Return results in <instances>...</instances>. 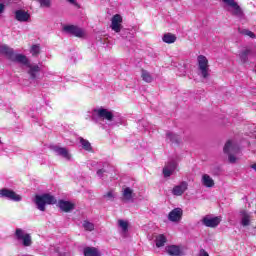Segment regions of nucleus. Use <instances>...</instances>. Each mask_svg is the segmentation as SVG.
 Here are the masks:
<instances>
[{"label": "nucleus", "mask_w": 256, "mask_h": 256, "mask_svg": "<svg viewBox=\"0 0 256 256\" xmlns=\"http://www.w3.org/2000/svg\"><path fill=\"white\" fill-rule=\"evenodd\" d=\"M0 53L6 55L7 59L13 63H27V56L15 53V51L7 45H0Z\"/></svg>", "instance_id": "obj_1"}, {"label": "nucleus", "mask_w": 256, "mask_h": 256, "mask_svg": "<svg viewBox=\"0 0 256 256\" xmlns=\"http://www.w3.org/2000/svg\"><path fill=\"white\" fill-rule=\"evenodd\" d=\"M223 151L226 155H228L229 163H237L236 155H239V145L237 143L228 140L224 145Z\"/></svg>", "instance_id": "obj_2"}, {"label": "nucleus", "mask_w": 256, "mask_h": 256, "mask_svg": "<svg viewBox=\"0 0 256 256\" xmlns=\"http://www.w3.org/2000/svg\"><path fill=\"white\" fill-rule=\"evenodd\" d=\"M55 203H57V199L50 194L36 195L35 197V204L39 211H45V205H55Z\"/></svg>", "instance_id": "obj_3"}, {"label": "nucleus", "mask_w": 256, "mask_h": 256, "mask_svg": "<svg viewBox=\"0 0 256 256\" xmlns=\"http://www.w3.org/2000/svg\"><path fill=\"white\" fill-rule=\"evenodd\" d=\"M15 238L22 243L23 247H31L33 245V239L31 234L27 233L21 228H17L15 231Z\"/></svg>", "instance_id": "obj_4"}, {"label": "nucleus", "mask_w": 256, "mask_h": 256, "mask_svg": "<svg viewBox=\"0 0 256 256\" xmlns=\"http://www.w3.org/2000/svg\"><path fill=\"white\" fill-rule=\"evenodd\" d=\"M114 117L113 112L105 108L94 109L92 113V119H101L102 121H113Z\"/></svg>", "instance_id": "obj_5"}, {"label": "nucleus", "mask_w": 256, "mask_h": 256, "mask_svg": "<svg viewBox=\"0 0 256 256\" xmlns=\"http://www.w3.org/2000/svg\"><path fill=\"white\" fill-rule=\"evenodd\" d=\"M198 67L203 79L209 77V60L203 55L198 56Z\"/></svg>", "instance_id": "obj_6"}, {"label": "nucleus", "mask_w": 256, "mask_h": 256, "mask_svg": "<svg viewBox=\"0 0 256 256\" xmlns=\"http://www.w3.org/2000/svg\"><path fill=\"white\" fill-rule=\"evenodd\" d=\"M178 167H179V164L175 160H172L166 163L162 171L164 177L167 178V177H171V175H174Z\"/></svg>", "instance_id": "obj_7"}, {"label": "nucleus", "mask_w": 256, "mask_h": 256, "mask_svg": "<svg viewBox=\"0 0 256 256\" xmlns=\"http://www.w3.org/2000/svg\"><path fill=\"white\" fill-rule=\"evenodd\" d=\"M123 17L119 14H115L111 19V25L110 28L112 31H115V33H121V29H123Z\"/></svg>", "instance_id": "obj_8"}, {"label": "nucleus", "mask_w": 256, "mask_h": 256, "mask_svg": "<svg viewBox=\"0 0 256 256\" xmlns=\"http://www.w3.org/2000/svg\"><path fill=\"white\" fill-rule=\"evenodd\" d=\"M1 197H5L6 199H9L10 201H21V195L15 193V191L4 188L0 190Z\"/></svg>", "instance_id": "obj_9"}, {"label": "nucleus", "mask_w": 256, "mask_h": 256, "mask_svg": "<svg viewBox=\"0 0 256 256\" xmlns=\"http://www.w3.org/2000/svg\"><path fill=\"white\" fill-rule=\"evenodd\" d=\"M21 65H26L28 68V75H30L31 79H37V74L41 71V68L37 64L29 63V59L26 57V63H20Z\"/></svg>", "instance_id": "obj_10"}, {"label": "nucleus", "mask_w": 256, "mask_h": 256, "mask_svg": "<svg viewBox=\"0 0 256 256\" xmlns=\"http://www.w3.org/2000/svg\"><path fill=\"white\" fill-rule=\"evenodd\" d=\"M181 219H183V209L181 208H174L168 214V221H171L172 223H179Z\"/></svg>", "instance_id": "obj_11"}, {"label": "nucleus", "mask_w": 256, "mask_h": 256, "mask_svg": "<svg viewBox=\"0 0 256 256\" xmlns=\"http://www.w3.org/2000/svg\"><path fill=\"white\" fill-rule=\"evenodd\" d=\"M64 31L74 35V37H85V31L75 25H66L64 26Z\"/></svg>", "instance_id": "obj_12"}, {"label": "nucleus", "mask_w": 256, "mask_h": 256, "mask_svg": "<svg viewBox=\"0 0 256 256\" xmlns=\"http://www.w3.org/2000/svg\"><path fill=\"white\" fill-rule=\"evenodd\" d=\"M223 3H226L228 7H231L233 9L232 15H235L236 17H241L243 15V10L241 9V6L235 2V0H222Z\"/></svg>", "instance_id": "obj_13"}, {"label": "nucleus", "mask_w": 256, "mask_h": 256, "mask_svg": "<svg viewBox=\"0 0 256 256\" xmlns=\"http://www.w3.org/2000/svg\"><path fill=\"white\" fill-rule=\"evenodd\" d=\"M202 223H203V225H205V227L215 228L219 225V223H221V217H219V216H216V217L205 216L202 219Z\"/></svg>", "instance_id": "obj_14"}, {"label": "nucleus", "mask_w": 256, "mask_h": 256, "mask_svg": "<svg viewBox=\"0 0 256 256\" xmlns=\"http://www.w3.org/2000/svg\"><path fill=\"white\" fill-rule=\"evenodd\" d=\"M189 189V183L186 181H182L180 184L176 185L172 189V195H175L176 197H181L185 191Z\"/></svg>", "instance_id": "obj_15"}, {"label": "nucleus", "mask_w": 256, "mask_h": 256, "mask_svg": "<svg viewBox=\"0 0 256 256\" xmlns=\"http://www.w3.org/2000/svg\"><path fill=\"white\" fill-rule=\"evenodd\" d=\"M52 151L56 153L57 155H60V157H64V159H67V161L71 160V154L69 153V150L65 147H59V146H52Z\"/></svg>", "instance_id": "obj_16"}, {"label": "nucleus", "mask_w": 256, "mask_h": 256, "mask_svg": "<svg viewBox=\"0 0 256 256\" xmlns=\"http://www.w3.org/2000/svg\"><path fill=\"white\" fill-rule=\"evenodd\" d=\"M135 199V192L130 187H124L122 189V201L129 203V201H133Z\"/></svg>", "instance_id": "obj_17"}, {"label": "nucleus", "mask_w": 256, "mask_h": 256, "mask_svg": "<svg viewBox=\"0 0 256 256\" xmlns=\"http://www.w3.org/2000/svg\"><path fill=\"white\" fill-rule=\"evenodd\" d=\"M15 19L16 21H20V23H26L31 19V15L25 10H17L15 12Z\"/></svg>", "instance_id": "obj_18"}, {"label": "nucleus", "mask_w": 256, "mask_h": 256, "mask_svg": "<svg viewBox=\"0 0 256 256\" xmlns=\"http://www.w3.org/2000/svg\"><path fill=\"white\" fill-rule=\"evenodd\" d=\"M58 207H60L61 211H64V213H69V211L75 209V204L70 201L60 200L58 201Z\"/></svg>", "instance_id": "obj_19"}, {"label": "nucleus", "mask_w": 256, "mask_h": 256, "mask_svg": "<svg viewBox=\"0 0 256 256\" xmlns=\"http://www.w3.org/2000/svg\"><path fill=\"white\" fill-rule=\"evenodd\" d=\"M166 252L168 253V255L171 256H181L183 255V250L181 249V247L177 246V245H170L166 247Z\"/></svg>", "instance_id": "obj_20"}, {"label": "nucleus", "mask_w": 256, "mask_h": 256, "mask_svg": "<svg viewBox=\"0 0 256 256\" xmlns=\"http://www.w3.org/2000/svg\"><path fill=\"white\" fill-rule=\"evenodd\" d=\"M202 185H204V187H215V180H213V178H211V176H209L208 174H204L202 175Z\"/></svg>", "instance_id": "obj_21"}, {"label": "nucleus", "mask_w": 256, "mask_h": 256, "mask_svg": "<svg viewBox=\"0 0 256 256\" xmlns=\"http://www.w3.org/2000/svg\"><path fill=\"white\" fill-rule=\"evenodd\" d=\"M241 225H243V227H249V225L251 224V215H249V213H247V211H241Z\"/></svg>", "instance_id": "obj_22"}, {"label": "nucleus", "mask_w": 256, "mask_h": 256, "mask_svg": "<svg viewBox=\"0 0 256 256\" xmlns=\"http://www.w3.org/2000/svg\"><path fill=\"white\" fill-rule=\"evenodd\" d=\"M162 41L164 43H167L168 45H171L172 43H175V41H177V36L172 33H165L162 37Z\"/></svg>", "instance_id": "obj_23"}, {"label": "nucleus", "mask_w": 256, "mask_h": 256, "mask_svg": "<svg viewBox=\"0 0 256 256\" xmlns=\"http://www.w3.org/2000/svg\"><path fill=\"white\" fill-rule=\"evenodd\" d=\"M84 256H101V252L95 247H86L84 248Z\"/></svg>", "instance_id": "obj_24"}, {"label": "nucleus", "mask_w": 256, "mask_h": 256, "mask_svg": "<svg viewBox=\"0 0 256 256\" xmlns=\"http://www.w3.org/2000/svg\"><path fill=\"white\" fill-rule=\"evenodd\" d=\"M141 78L145 83H153V75H151L147 70L141 71Z\"/></svg>", "instance_id": "obj_25"}, {"label": "nucleus", "mask_w": 256, "mask_h": 256, "mask_svg": "<svg viewBox=\"0 0 256 256\" xmlns=\"http://www.w3.org/2000/svg\"><path fill=\"white\" fill-rule=\"evenodd\" d=\"M156 247H164L165 243H167V238L165 237V235L160 234L158 236H156Z\"/></svg>", "instance_id": "obj_26"}, {"label": "nucleus", "mask_w": 256, "mask_h": 256, "mask_svg": "<svg viewBox=\"0 0 256 256\" xmlns=\"http://www.w3.org/2000/svg\"><path fill=\"white\" fill-rule=\"evenodd\" d=\"M118 227L122 229V233H127L129 231V222L123 219L118 220Z\"/></svg>", "instance_id": "obj_27"}, {"label": "nucleus", "mask_w": 256, "mask_h": 256, "mask_svg": "<svg viewBox=\"0 0 256 256\" xmlns=\"http://www.w3.org/2000/svg\"><path fill=\"white\" fill-rule=\"evenodd\" d=\"M166 139L167 141H170V143H179V136H177V134H173V132H167Z\"/></svg>", "instance_id": "obj_28"}, {"label": "nucleus", "mask_w": 256, "mask_h": 256, "mask_svg": "<svg viewBox=\"0 0 256 256\" xmlns=\"http://www.w3.org/2000/svg\"><path fill=\"white\" fill-rule=\"evenodd\" d=\"M79 141H80V145L82 146V148L85 150V151H91V143L88 142V140H86L85 138L83 137H80L79 138Z\"/></svg>", "instance_id": "obj_29"}, {"label": "nucleus", "mask_w": 256, "mask_h": 256, "mask_svg": "<svg viewBox=\"0 0 256 256\" xmlns=\"http://www.w3.org/2000/svg\"><path fill=\"white\" fill-rule=\"evenodd\" d=\"M238 32L240 33V35H245L247 37H250V39H255V33H253L251 30L249 29H238Z\"/></svg>", "instance_id": "obj_30"}, {"label": "nucleus", "mask_w": 256, "mask_h": 256, "mask_svg": "<svg viewBox=\"0 0 256 256\" xmlns=\"http://www.w3.org/2000/svg\"><path fill=\"white\" fill-rule=\"evenodd\" d=\"M249 53H251V50L246 49V50L242 51V52L239 54L240 60H241L243 63H247V59H248V57H249Z\"/></svg>", "instance_id": "obj_31"}, {"label": "nucleus", "mask_w": 256, "mask_h": 256, "mask_svg": "<svg viewBox=\"0 0 256 256\" xmlns=\"http://www.w3.org/2000/svg\"><path fill=\"white\" fill-rule=\"evenodd\" d=\"M83 227H84L85 231H94L95 230V224L91 223L89 221H84Z\"/></svg>", "instance_id": "obj_32"}, {"label": "nucleus", "mask_w": 256, "mask_h": 256, "mask_svg": "<svg viewBox=\"0 0 256 256\" xmlns=\"http://www.w3.org/2000/svg\"><path fill=\"white\" fill-rule=\"evenodd\" d=\"M40 4V7H43L45 9H49L51 7V0H37Z\"/></svg>", "instance_id": "obj_33"}, {"label": "nucleus", "mask_w": 256, "mask_h": 256, "mask_svg": "<svg viewBox=\"0 0 256 256\" xmlns=\"http://www.w3.org/2000/svg\"><path fill=\"white\" fill-rule=\"evenodd\" d=\"M104 199H107V201H114L115 199V193L113 191H109L104 195Z\"/></svg>", "instance_id": "obj_34"}, {"label": "nucleus", "mask_w": 256, "mask_h": 256, "mask_svg": "<svg viewBox=\"0 0 256 256\" xmlns=\"http://www.w3.org/2000/svg\"><path fill=\"white\" fill-rule=\"evenodd\" d=\"M40 51H41V49L39 48V45H33V46L31 47V54H32L33 56L39 55Z\"/></svg>", "instance_id": "obj_35"}, {"label": "nucleus", "mask_w": 256, "mask_h": 256, "mask_svg": "<svg viewBox=\"0 0 256 256\" xmlns=\"http://www.w3.org/2000/svg\"><path fill=\"white\" fill-rule=\"evenodd\" d=\"M198 256H209V253H207V251H205V249H201L199 251V255Z\"/></svg>", "instance_id": "obj_36"}, {"label": "nucleus", "mask_w": 256, "mask_h": 256, "mask_svg": "<svg viewBox=\"0 0 256 256\" xmlns=\"http://www.w3.org/2000/svg\"><path fill=\"white\" fill-rule=\"evenodd\" d=\"M103 173H105V170H104V169L98 170V171H97L98 177H103Z\"/></svg>", "instance_id": "obj_37"}, {"label": "nucleus", "mask_w": 256, "mask_h": 256, "mask_svg": "<svg viewBox=\"0 0 256 256\" xmlns=\"http://www.w3.org/2000/svg\"><path fill=\"white\" fill-rule=\"evenodd\" d=\"M3 11H5V5L0 4V14L3 13Z\"/></svg>", "instance_id": "obj_38"}, {"label": "nucleus", "mask_w": 256, "mask_h": 256, "mask_svg": "<svg viewBox=\"0 0 256 256\" xmlns=\"http://www.w3.org/2000/svg\"><path fill=\"white\" fill-rule=\"evenodd\" d=\"M69 3H71L72 5H75V3H77V0H68Z\"/></svg>", "instance_id": "obj_39"}, {"label": "nucleus", "mask_w": 256, "mask_h": 256, "mask_svg": "<svg viewBox=\"0 0 256 256\" xmlns=\"http://www.w3.org/2000/svg\"><path fill=\"white\" fill-rule=\"evenodd\" d=\"M251 169H254V171H256V163L251 165Z\"/></svg>", "instance_id": "obj_40"}]
</instances>
